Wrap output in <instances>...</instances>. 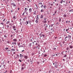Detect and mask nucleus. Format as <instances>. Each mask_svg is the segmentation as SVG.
<instances>
[{
  "label": "nucleus",
  "instance_id": "29",
  "mask_svg": "<svg viewBox=\"0 0 73 73\" xmlns=\"http://www.w3.org/2000/svg\"><path fill=\"white\" fill-rule=\"evenodd\" d=\"M44 10L42 9L41 10L40 12H44Z\"/></svg>",
  "mask_w": 73,
  "mask_h": 73
},
{
  "label": "nucleus",
  "instance_id": "30",
  "mask_svg": "<svg viewBox=\"0 0 73 73\" xmlns=\"http://www.w3.org/2000/svg\"><path fill=\"white\" fill-rule=\"evenodd\" d=\"M70 48L71 49H72V48H73V46H70Z\"/></svg>",
  "mask_w": 73,
  "mask_h": 73
},
{
  "label": "nucleus",
  "instance_id": "22",
  "mask_svg": "<svg viewBox=\"0 0 73 73\" xmlns=\"http://www.w3.org/2000/svg\"><path fill=\"white\" fill-rule=\"evenodd\" d=\"M73 10L72 9H71V10H70L69 11V12H73Z\"/></svg>",
  "mask_w": 73,
  "mask_h": 73
},
{
  "label": "nucleus",
  "instance_id": "12",
  "mask_svg": "<svg viewBox=\"0 0 73 73\" xmlns=\"http://www.w3.org/2000/svg\"><path fill=\"white\" fill-rule=\"evenodd\" d=\"M5 63V62H4V60H2L1 62V64H4V63Z\"/></svg>",
  "mask_w": 73,
  "mask_h": 73
},
{
  "label": "nucleus",
  "instance_id": "26",
  "mask_svg": "<svg viewBox=\"0 0 73 73\" xmlns=\"http://www.w3.org/2000/svg\"><path fill=\"white\" fill-rule=\"evenodd\" d=\"M36 23V24H37L38 23V20H36L35 21Z\"/></svg>",
  "mask_w": 73,
  "mask_h": 73
},
{
  "label": "nucleus",
  "instance_id": "38",
  "mask_svg": "<svg viewBox=\"0 0 73 73\" xmlns=\"http://www.w3.org/2000/svg\"><path fill=\"white\" fill-rule=\"evenodd\" d=\"M46 56H47V55L45 54L44 55V57H46Z\"/></svg>",
  "mask_w": 73,
  "mask_h": 73
},
{
  "label": "nucleus",
  "instance_id": "43",
  "mask_svg": "<svg viewBox=\"0 0 73 73\" xmlns=\"http://www.w3.org/2000/svg\"><path fill=\"white\" fill-rule=\"evenodd\" d=\"M16 5H15V4L13 5V7H16Z\"/></svg>",
  "mask_w": 73,
  "mask_h": 73
},
{
  "label": "nucleus",
  "instance_id": "11",
  "mask_svg": "<svg viewBox=\"0 0 73 73\" xmlns=\"http://www.w3.org/2000/svg\"><path fill=\"white\" fill-rule=\"evenodd\" d=\"M34 15H36V11H35L33 12Z\"/></svg>",
  "mask_w": 73,
  "mask_h": 73
},
{
  "label": "nucleus",
  "instance_id": "14",
  "mask_svg": "<svg viewBox=\"0 0 73 73\" xmlns=\"http://www.w3.org/2000/svg\"><path fill=\"white\" fill-rule=\"evenodd\" d=\"M24 58H25V59H27V58H28V56H27L25 55Z\"/></svg>",
  "mask_w": 73,
  "mask_h": 73
},
{
  "label": "nucleus",
  "instance_id": "6",
  "mask_svg": "<svg viewBox=\"0 0 73 73\" xmlns=\"http://www.w3.org/2000/svg\"><path fill=\"white\" fill-rule=\"evenodd\" d=\"M31 21H32V22H34L35 21V18L33 17H32L31 18Z\"/></svg>",
  "mask_w": 73,
  "mask_h": 73
},
{
  "label": "nucleus",
  "instance_id": "7",
  "mask_svg": "<svg viewBox=\"0 0 73 73\" xmlns=\"http://www.w3.org/2000/svg\"><path fill=\"white\" fill-rule=\"evenodd\" d=\"M20 57H21V59H22V58H24V56H23V55L21 54H20Z\"/></svg>",
  "mask_w": 73,
  "mask_h": 73
},
{
  "label": "nucleus",
  "instance_id": "51",
  "mask_svg": "<svg viewBox=\"0 0 73 73\" xmlns=\"http://www.w3.org/2000/svg\"><path fill=\"white\" fill-rule=\"evenodd\" d=\"M37 64L38 65H39V62H38Z\"/></svg>",
  "mask_w": 73,
  "mask_h": 73
},
{
  "label": "nucleus",
  "instance_id": "59",
  "mask_svg": "<svg viewBox=\"0 0 73 73\" xmlns=\"http://www.w3.org/2000/svg\"><path fill=\"white\" fill-rule=\"evenodd\" d=\"M63 60L64 61H65V59H63Z\"/></svg>",
  "mask_w": 73,
  "mask_h": 73
},
{
  "label": "nucleus",
  "instance_id": "23",
  "mask_svg": "<svg viewBox=\"0 0 73 73\" xmlns=\"http://www.w3.org/2000/svg\"><path fill=\"white\" fill-rule=\"evenodd\" d=\"M42 18H43V15H41L40 16V19H42Z\"/></svg>",
  "mask_w": 73,
  "mask_h": 73
},
{
  "label": "nucleus",
  "instance_id": "2",
  "mask_svg": "<svg viewBox=\"0 0 73 73\" xmlns=\"http://www.w3.org/2000/svg\"><path fill=\"white\" fill-rule=\"evenodd\" d=\"M28 8L27 7L25 8V11H24V12H25V13H26V15H28Z\"/></svg>",
  "mask_w": 73,
  "mask_h": 73
},
{
  "label": "nucleus",
  "instance_id": "20",
  "mask_svg": "<svg viewBox=\"0 0 73 73\" xmlns=\"http://www.w3.org/2000/svg\"><path fill=\"white\" fill-rule=\"evenodd\" d=\"M13 41L16 42V41H17V39L15 38L14 39H13Z\"/></svg>",
  "mask_w": 73,
  "mask_h": 73
},
{
  "label": "nucleus",
  "instance_id": "57",
  "mask_svg": "<svg viewBox=\"0 0 73 73\" xmlns=\"http://www.w3.org/2000/svg\"><path fill=\"white\" fill-rule=\"evenodd\" d=\"M35 5H36V7H37V4H35Z\"/></svg>",
  "mask_w": 73,
  "mask_h": 73
},
{
  "label": "nucleus",
  "instance_id": "48",
  "mask_svg": "<svg viewBox=\"0 0 73 73\" xmlns=\"http://www.w3.org/2000/svg\"><path fill=\"white\" fill-rule=\"evenodd\" d=\"M9 48H5V49H6V50H7V49H8Z\"/></svg>",
  "mask_w": 73,
  "mask_h": 73
},
{
  "label": "nucleus",
  "instance_id": "5",
  "mask_svg": "<svg viewBox=\"0 0 73 73\" xmlns=\"http://www.w3.org/2000/svg\"><path fill=\"white\" fill-rule=\"evenodd\" d=\"M40 8H45L46 7V6L45 5L44 6L42 4V5H41V6H40Z\"/></svg>",
  "mask_w": 73,
  "mask_h": 73
},
{
  "label": "nucleus",
  "instance_id": "8",
  "mask_svg": "<svg viewBox=\"0 0 73 73\" xmlns=\"http://www.w3.org/2000/svg\"><path fill=\"white\" fill-rule=\"evenodd\" d=\"M29 13H31L32 12V9L30 8L29 10Z\"/></svg>",
  "mask_w": 73,
  "mask_h": 73
},
{
  "label": "nucleus",
  "instance_id": "54",
  "mask_svg": "<svg viewBox=\"0 0 73 73\" xmlns=\"http://www.w3.org/2000/svg\"><path fill=\"white\" fill-rule=\"evenodd\" d=\"M25 12H24V13H23L22 15H24V14H25Z\"/></svg>",
  "mask_w": 73,
  "mask_h": 73
},
{
  "label": "nucleus",
  "instance_id": "15",
  "mask_svg": "<svg viewBox=\"0 0 73 73\" xmlns=\"http://www.w3.org/2000/svg\"><path fill=\"white\" fill-rule=\"evenodd\" d=\"M12 44L13 45H14V44H15V45L17 44L16 42H13L12 43Z\"/></svg>",
  "mask_w": 73,
  "mask_h": 73
},
{
  "label": "nucleus",
  "instance_id": "47",
  "mask_svg": "<svg viewBox=\"0 0 73 73\" xmlns=\"http://www.w3.org/2000/svg\"><path fill=\"white\" fill-rule=\"evenodd\" d=\"M42 36H43V37H45V35H42Z\"/></svg>",
  "mask_w": 73,
  "mask_h": 73
},
{
  "label": "nucleus",
  "instance_id": "32",
  "mask_svg": "<svg viewBox=\"0 0 73 73\" xmlns=\"http://www.w3.org/2000/svg\"><path fill=\"white\" fill-rule=\"evenodd\" d=\"M38 48H40V44H38Z\"/></svg>",
  "mask_w": 73,
  "mask_h": 73
},
{
  "label": "nucleus",
  "instance_id": "39",
  "mask_svg": "<svg viewBox=\"0 0 73 73\" xmlns=\"http://www.w3.org/2000/svg\"><path fill=\"white\" fill-rule=\"evenodd\" d=\"M21 69H22V70H23L24 69V68L23 67H22L21 68Z\"/></svg>",
  "mask_w": 73,
  "mask_h": 73
},
{
  "label": "nucleus",
  "instance_id": "27",
  "mask_svg": "<svg viewBox=\"0 0 73 73\" xmlns=\"http://www.w3.org/2000/svg\"><path fill=\"white\" fill-rule=\"evenodd\" d=\"M68 38H71V35H68Z\"/></svg>",
  "mask_w": 73,
  "mask_h": 73
},
{
  "label": "nucleus",
  "instance_id": "13",
  "mask_svg": "<svg viewBox=\"0 0 73 73\" xmlns=\"http://www.w3.org/2000/svg\"><path fill=\"white\" fill-rule=\"evenodd\" d=\"M42 5V3L41 2L39 3H38V5H39L40 6H41V5Z\"/></svg>",
  "mask_w": 73,
  "mask_h": 73
},
{
  "label": "nucleus",
  "instance_id": "17",
  "mask_svg": "<svg viewBox=\"0 0 73 73\" xmlns=\"http://www.w3.org/2000/svg\"><path fill=\"white\" fill-rule=\"evenodd\" d=\"M9 23H10V21H7L6 22V24H7L8 25V24H9Z\"/></svg>",
  "mask_w": 73,
  "mask_h": 73
},
{
  "label": "nucleus",
  "instance_id": "16",
  "mask_svg": "<svg viewBox=\"0 0 73 73\" xmlns=\"http://www.w3.org/2000/svg\"><path fill=\"white\" fill-rule=\"evenodd\" d=\"M39 16L38 15H37L36 18V20H38L39 19V18H38Z\"/></svg>",
  "mask_w": 73,
  "mask_h": 73
},
{
  "label": "nucleus",
  "instance_id": "49",
  "mask_svg": "<svg viewBox=\"0 0 73 73\" xmlns=\"http://www.w3.org/2000/svg\"><path fill=\"white\" fill-rule=\"evenodd\" d=\"M46 27H44V30L46 31Z\"/></svg>",
  "mask_w": 73,
  "mask_h": 73
},
{
  "label": "nucleus",
  "instance_id": "25",
  "mask_svg": "<svg viewBox=\"0 0 73 73\" xmlns=\"http://www.w3.org/2000/svg\"><path fill=\"white\" fill-rule=\"evenodd\" d=\"M17 58H20L19 55L18 54H17Z\"/></svg>",
  "mask_w": 73,
  "mask_h": 73
},
{
  "label": "nucleus",
  "instance_id": "18",
  "mask_svg": "<svg viewBox=\"0 0 73 73\" xmlns=\"http://www.w3.org/2000/svg\"><path fill=\"white\" fill-rule=\"evenodd\" d=\"M15 50H16L13 48H12V49H11V51H13V52L15 51Z\"/></svg>",
  "mask_w": 73,
  "mask_h": 73
},
{
  "label": "nucleus",
  "instance_id": "42",
  "mask_svg": "<svg viewBox=\"0 0 73 73\" xmlns=\"http://www.w3.org/2000/svg\"><path fill=\"white\" fill-rule=\"evenodd\" d=\"M44 23H46V21H45L44 22Z\"/></svg>",
  "mask_w": 73,
  "mask_h": 73
},
{
  "label": "nucleus",
  "instance_id": "10",
  "mask_svg": "<svg viewBox=\"0 0 73 73\" xmlns=\"http://www.w3.org/2000/svg\"><path fill=\"white\" fill-rule=\"evenodd\" d=\"M68 38V36H66V37L65 38L64 40H65V41H66V40H67V38Z\"/></svg>",
  "mask_w": 73,
  "mask_h": 73
},
{
  "label": "nucleus",
  "instance_id": "45",
  "mask_svg": "<svg viewBox=\"0 0 73 73\" xmlns=\"http://www.w3.org/2000/svg\"><path fill=\"white\" fill-rule=\"evenodd\" d=\"M66 23H69V21H66Z\"/></svg>",
  "mask_w": 73,
  "mask_h": 73
},
{
  "label": "nucleus",
  "instance_id": "36",
  "mask_svg": "<svg viewBox=\"0 0 73 73\" xmlns=\"http://www.w3.org/2000/svg\"><path fill=\"white\" fill-rule=\"evenodd\" d=\"M17 45L18 46H19L20 45V43H17Z\"/></svg>",
  "mask_w": 73,
  "mask_h": 73
},
{
  "label": "nucleus",
  "instance_id": "35",
  "mask_svg": "<svg viewBox=\"0 0 73 73\" xmlns=\"http://www.w3.org/2000/svg\"><path fill=\"white\" fill-rule=\"evenodd\" d=\"M21 66H22V67L24 66H25V64H22Z\"/></svg>",
  "mask_w": 73,
  "mask_h": 73
},
{
  "label": "nucleus",
  "instance_id": "52",
  "mask_svg": "<svg viewBox=\"0 0 73 73\" xmlns=\"http://www.w3.org/2000/svg\"><path fill=\"white\" fill-rule=\"evenodd\" d=\"M64 17H66V15H64Z\"/></svg>",
  "mask_w": 73,
  "mask_h": 73
},
{
  "label": "nucleus",
  "instance_id": "56",
  "mask_svg": "<svg viewBox=\"0 0 73 73\" xmlns=\"http://www.w3.org/2000/svg\"><path fill=\"white\" fill-rule=\"evenodd\" d=\"M11 37H13V35H11Z\"/></svg>",
  "mask_w": 73,
  "mask_h": 73
},
{
  "label": "nucleus",
  "instance_id": "62",
  "mask_svg": "<svg viewBox=\"0 0 73 73\" xmlns=\"http://www.w3.org/2000/svg\"><path fill=\"white\" fill-rule=\"evenodd\" d=\"M66 49H67V50H68V49H69V48L68 47V48H67Z\"/></svg>",
  "mask_w": 73,
  "mask_h": 73
},
{
  "label": "nucleus",
  "instance_id": "21",
  "mask_svg": "<svg viewBox=\"0 0 73 73\" xmlns=\"http://www.w3.org/2000/svg\"><path fill=\"white\" fill-rule=\"evenodd\" d=\"M54 66H55V68H57V67H58V66H57V64H55Z\"/></svg>",
  "mask_w": 73,
  "mask_h": 73
},
{
  "label": "nucleus",
  "instance_id": "53",
  "mask_svg": "<svg viewBox=\"0 0 73 73\" xmlns=\"http://www.w3.org/2000/svg\"><path fill=\"white\" fill-rule=\"evenodd\" d=\"M21 48V46L20 45L19 46V48Z\"/></svg>",
  "mask_w": 73,
  "mask_h": 73
},
{
  "label": "nucleus",
  "instance_id": "9",
  "mask_svg": "<svg viewBox=\"0 0 73 73\" xmlns=\"http://www.w3.org/2000/svg\"><path fill=\"white\" fill-rule=\"evenodd\" d=\"M13 30L14 31H16V27L15 26H13Z\"/></svg>",
  "mask_w": 73,
  "mask_h": 73
},
{
  "label": "nucleus",
  "instance_id": "63",
  "mask_svg": "<svg viewBox=\"0 0 73 73\" xmlns=\"http://www.w3.org/2000/svg\"><path fill=\"white\" fill-rule=\"evenodd\" d=\"M68 73H70V71H69L68 72Z\"/></svg>",
  "mask_w": 73,
  "mask_h": 73
},
{
  "label": "nucleus",
  "instance_id": "64",
  "mask_svg": "<svg viewBox=\"0 0 73 73\" xmlns=\"http://www.w3.org/2000/svg\"><path fill=\"white\" fill-rule=\"evenodd\" d=\"M66 57V55H64V57Z\"/></svg>",
  "mask_w": 73,
  "mask_h": 73
},
{
  "label": "nucleus",
  "instance_id": "55",
  "mask_svg": "<svg viewBox=\"0 0 73 73\" xmlns=\"http://www.w3.org/2000/svg\"><path fill=\"white\" fill-rule=\"evenodd\" d=\"M25 18L24 19H23V20H24V21L25 20Z\"/></svg>",
  "mask_w": 73,
  "mask_h": 73
},
{
  "label": "nucleus",
  "instance_id": "58",
  "mask_svg": "<svg viewBox=\"0 0 73 73\" xmlns=\"http://www.w3.org/2000/svg\"><path fill=\"white\" fill-rule=\"evenodd\" d=\"M56 12H57V11H55L54 12V13H56Z\"/></svg>",
  "mask_w": 73,
  "mask_h": 73
},
{
  "label": "nucleus",
  "instance_id": "44",
  "mask_svg": "<svg viewBox=\"0 0 73 73\" xmlns=\"http://www.w3.org/2000/svg\"><path fill=\"white\" fill-rule=\"evenodd\" d=\"M19 61H20V62H22V60H20V59H19Z\"/></svg>",
  "mask_w": 73,
  "mask_h": 73
},
{
  "label": "nucleus",
  "instance_id": "60",
  "mask_svg": "<svg viewBox=\"0 0 73 73\" xmlns=\"http://www.w3.org/2000/svg\"><path fill=\"white\" fill-rule=\"evenodd\" d=\"M13 54H16V52H14L13 53Z\"/></svg>",
  "mask_w": 73,
  "mask_h": 73
},
{
  "label": "nucleus",
  "instance_id": "41",
  "mask_svg": "<svg viewBox=\"0 0 73 73\" xmlns=\"http://www.w3.org/2000/svg\"><path fill=\"white\" fill-rule=\"evenodd\" d=\"M20 1H21V0H17V1L18 2V3H19V2H20Z\"/></svg>",
  "mask_w": 73,
  "mask_h": 73
},
{
  "label": "nucleus",
  "instance_id": "34",
  "mask_svg": "<svg viewBox=\"0 0 73 73\" xmlns=\"http://www.w3.org/2000/svg\"><path fill=\"white\" fill-rule=\"evenodd\" d=\"M54 64H55V65H57V62L55 61L54 62Z\"/></svg>",
  "mask_w": 73,
  "mask_h": 73
},
{
  "label": "nucleus",
  "instance_id": "61",
  "mask_svg": "<svg viewBox=\"0 0 73 73\" xmlns=\"http://www.w3.org/2000/svg\"><path fill=\"white\" fill-rule=\"evenodd\" d=\"M65 43V41H63V44H64Z\"/></svg>",
  "mask_w": 73,
  "mask_h": 73
},
{
  "label": "nucleus",
  "instance_id": "31",
  "mask_svg": "<svg viewBox=\"0 0 73 73\" xmlns=\"http://www.w3.org/2000/svg\"><path fill=\"white\" fill-rule=\"evenodd\" d=\"M59 22H60V21H61V18H60V17L59 18Z\"/></svg>",
  "mask_w": 73,
  "mask_h": 73
},
{
  "label": "nucleus",
  "instance_id": "40",
  "mask_svg": "<svg viewBox=\"0 0 73 73\" xmlns=\"http://www.w3.org/2000/svg\"><path fill=\"white\" fill-rule=\"evenodd\" d=\"M13 19H16V17H15V16H13Z\"/></svg>",
  "mask_w": 73,
  "mask_h": 73
},
{
  "label": "nucleus",
  "instance_id": "4",
  "mask_svg": "<svg viewBox=\"0 0 73 73\" xmlns=\"http://www.w3.org/2000/svg\"><path fill=\"white\" fill-rule=\"evenodd\" d=\"M0 27H4V23H0Z\"/></svg>",
  "mask_w": 73,
  "mask_h": 73
},
{
  "label": "nucleus",
  "instance_id": "50",
  "mask_svg": "<svg viewBox=\"0 0 73 73\" xmlns=\"http://www.w3.org/2000/svg\"><path fill=\"white\" fill-rule=\"evenodd\" d=\"M45 25H46V28H47L48 27V25H47V24L46 25V24H45Z\"/></svg>",
  "mask_w": 73,
  "mask_h": 73
},
{
  "label": "nucleus",
  "instance_id": "24",
  "mask_svg": "<svg viewBox=\"0 0 73 73\" xmlns=\"http://www.w3.org/2000/svg\"><path fill=\"white\" fill-rule=\"evenodd\" d=\"M4 37H5V38H8V37L7 36V35H4Z\"/></svg>",
  "mask_w": 73,
  "mask_h": 73
},
{
  "label": "nucleus",
  "instance_id": "37",
  "mask_svg": "<svg viewBox=\"0 0 73 73\" xmlns=\"http://www.w3.org/2000/svg\"><path fill=\"white\" fill-rule=\"evenodd\" d=\"M15 4V3H11V5H14Z\"/></svg>",
  "mask_w": 73,
  "mask_h": 73
},
{
  "label": "nucleus",
  "instance_id": "19",
  "mask_svg": "<svg viewBox=\"0 0 73 73\" xmlns=\"http://www.w3.org/2000/svg\"><path fill=\"white\" fill-rule=\"evenodd\" d=\"M29 47H31V46L32 45V43L29 44Z\"/></svg>",
  "mask_w": 73,
  "mask_h": 73
},
{
  "label": "nucleus",
  "instance_id": "46",
  "mask_svg": "<svg viewBox=\"0 0 73 73\" xmlns=\"http://www.w3.org/2000/svg\"><path fill=\"white\" fill-rule=\"evenodd\" d=\"M53 50H56V48H53Z\"/></svg>",
  "mask_w": 73,
  "mask_h": 73
},
{
  "label": "nucleus",
  "instance_id": "3",
  "mask_svg": "<svg viewBox=\"0 0 73 73\" xmlns=\"http://www.w3.org/2000/svg\"><path fill=\"white\" fill-rule=\"evenodd\" d=\"M29 23L30 25H31V22L30 21H26L25 22V24H26V25H27V24H28Z\"/></svg>",
  "mask_w": 73,
  "mask_h": 73
},
{
  "label": "nucleus",
  "instance_id": "28",
  "mask_svg": "<svg viewBox=\"0 0 73 73\" xmlns=\"http://www.w3.org/2000/svg\"><path fill=\"white\" fill-rule=\"evenodd\" d=\"M62 3H63V0H61L60 1L61 4H62Z\"/></svg>",
  "mask_w": 73,
  "mask_h": 73
},
{
  "label": "nucleus",
  "instance_id": "33",
  "mask_svg": "<svg viewBox=\"0 0 73 73\" xmlns=\"http://www.w3.org/2000/svg\"><path fill=\"white\" fill-rule=\"evenodd\" d=\"M9 51H10V50H7V53H9Z\"/></svg>",
  "mask_w": 73,
  "mask_h": 73
},
{
  "label": "nucleus",
  "instance_id": "1",
  "mask_svg": "<svg viewBox=\"0 0 73 73\" xmlns=\"http://www.w3.org/2000/svg\"><path fill=\"white\" fill-rule=\"evenodd\" d=\"M9 25H7V29H11V28H12V25L11 24V23H9ZM11 26V27H9V26Z\"/></svg>",
  "mask_w": 73,
  "mask_h": 73
}]
</instances>
